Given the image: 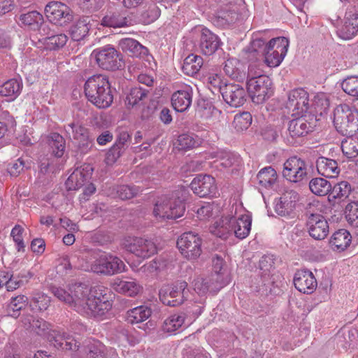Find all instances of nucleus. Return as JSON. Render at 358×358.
Segmentation results:
<instances>
[{
    "instance_id": "nucleus-38",
    "label": "nucleus",
    "mask_w": 358,
    "mask_h": 358,
    "mask_svg": "<svg viewBox=\"0 0 358 358\" xmlns=\"http://www.w3.org/2000/svg\"><path fill=\"white\" fill-rule=\"evenodd\" d=\"M352 236L348 231L342 229L336 231L330 239V244L335 250H344L351 243Z\"/></svg>"
},
{
    "instance_id": "nucleus-46",
    "label": "nucleus",
    "mask_w": 358,
    "mask_h": 358,
    "mask_svg": "<svg viewBox=\"0 0 358 358\" xmlns=\"http://www.w3.org/2000/svg\"><path fill=\"white\" fill-rule=\"evenodd\" d=\"M257 178L261 186L271 187L276 182L277 173L271 166H267L259 171Z\"/></svg>"
},
{
    "instance_id": "nucleus-3",
    "label": "nucleus",
    "mask_w": 358,
    "mask_h": 358,
    "mask_svg": "<svg viewBox=\"0 0 358 358\" xmlns=\"http://www.w3.org/2000/svg\"><path fill=\"white\" fill-rule=\"evenodd\" d=\"M84 90L87 99L99 108H108L113 103L110 84L106 76L99 74L89 78L85 83Z\"/></svg>"
},
{
    "instance_id": "nucleus-30",
    "label": "nucleus",
    "mask_w": 358,
    "mask_h": 358,
    "mask_svg": "<svg viewBox=\"0 0 358 358\" xmlns=\"http://www.w3.org/2000/svg\"><path fill=\"white\" fill-rule=\"evenodd\" d=\"M244 65L236 58H229L224 62V71L231 79L242 82L246 78Z\"/></svg>"
},
{
    "instance_id": "nucleus-53",
    "label": "nucleus",
    "mask_w": 358,
    "mask_h": 358,
    "mask_svg": "<svg viewBox=\"0 0 358 358\" xmlns=\"http://www.w3.org/2000/svg\"><path fill=\"white\" fill-rule=\"evenodd\" d=\"M143 67L142 64L135 62L129 66V71L132 73L134 76H137L138 81L146 86L150 87L154 83L153 77L147 73H140V70Z\"/></svg>"
},
{
    "instance_id": "nucleus-57",
    "label": "nucleus",
    "mask_w": 358,
    "mask_h": 358,
    "mask_svg": "<svg viewBox=\"0 0 358 358\" xmlns=\"http://www.w3.org/2000/svg\"><path fill=\"white\" fill-rule=\"evenodd\" d=\"M343 90L352 96H358V76H350L341 83Z\"/></svg>"
},
{
    "instance_id": "nucleus-1",
    "label": "nucleus",
    "mask_w": 358,
    "mask_h": 358,
    "mask_svg": "<svg viewBox=\"0 0 358 358\" xmlns=\"http://www.w3.org/2000/svg\"><path fill=\"white\" fill-rule=\"evenodd\" d=\"M52 294L82 315L87 317H101L112 306L106 294L97 295L96 288L91 289L84 283H76L66 289L52 286Z\"/></svg>"
},
{
    "instance_id": "nucleus-21",
    "label": "nucleus",
    "mask_w": 358,
    "mask_h": 358,
    "mask_svg": "<svg viewBox=\"0 0 358 358\" xmlns=\"http://www.w3.org/2000/svg\"><path fill=\"white\" fill-rule=\"evenodd\" d=\"M93 168L90 164H84L70 175L66 181L68 190H76L88 182L92 177Z\"/></svg>"
},
{
    "instance_id": "nucleus-24",
    "label": "nucleus",
    "mask_w": 358,
    "mask_h": 358,
    "mask_svg": "<svg viewBox=\"0 0 358 358\" xmlns=\"http://www.w3.org/2000/svg\"><path fill=\"white\" fill-rule=\"evenodd\" d=\"M199 36V48L205 55L214 54L222 44L218 36L206 28L201 29Z\"/></svg>"
},
{
    "instance_id": "nucleus-35",
    "label": "nucleus",
    "mask_w": 358,
    "mask_h": 358,
    "mask_svg": "<svg viewBox=\"0 0 358 358\" xmlns=\"http://www.w3.org/2000/svg\"><path fill=\"white\" fill-rule=\"evenodd\" d=\"M187 315L180 312L173 314L168 317L163 322L162 329L164 332L173 333L183 326Z\"/></svg>"
},
{
    "instance_id": "nucleus-19",
    "label": "nucleus",
    "mask_w": 358,
    "mask_h": 358,
    "mask_svg": "<svg viewBox=\"0 0 358 358\" xmlns=\"http://www.w3.org/2000/svg\"><path fill=\"white\" fill-rule=\"evenodd\" d=\"M306 226L309 235L315 240L324 239L329 231L327 220L317 213H312L308 217Z\"/></svg>"
},
{
    "instance_id": "nucleus-58",
    "label": "nucleus",
    "mask_w": 358,
    "mask_h": 358,
    "mask_svg": "<svg viewBox=\"0 0 358 358\" xmlns=\"http://www.w3.org/2000/svg\"><path fill=\"white\" fill-rule=\"evenodd\" d=\"M345 217L353 227L358 228V203L351 202L345 207Z\"/></svg>"
},
{
    "instance_id": "nucleus-56",
    "label": "nucleus",
    "mask_w": 358,
    "mask_h": 358,
    "mask_svg": "<svg viewBox=\"0 0 358 358\" xmlns=\"http://www.w3.org/2000/svg\"><path fill=\"white\" fill-rule=\"evenodd\" d=\"M68 41V36L64 34L52 35L45 38L44 43L50 50L59 49L64 47Z\"/></svg>"
},
{
    "instance_id": "nucleus-60",
    "label": "nucleus",
    "mask_w": 358,
    "mask_h": 358,
    "mask_svg": "<svg viewBox=\"0 0 358 358\" xmlns=\"http://www.w3.org/2000/svg\"><path fill=\"white\" fill-rule=\"evenodd\" d=\"M50 303V296L42 293H37L32 299L31 306L33 309L40 311L46 310Z\"/></svg>"
},
{
    "instance_id": "nucleus-9",
    "label": "nucleus",
    "mask_w": 358,
    "mask_h": 358,
    "mask_svg": "<svg viewBox=\"0 0 358 358\" xmlns=\"http://www.w3.org/2000/svg\"><path fill=\"white\" fill-rule=\"evenodd\" d=\"M94 56L99 66L107 71H116L122 67V58L117 50L111 45L95 49Z\"/></svg>"
},
{
    "instance_id": "nucleus-61",
    "label": "nucleus",
    "mask_w": 358,
    "mask_h": 358,
    "mask_svg": "<svg viewBox=\"0 0 358 358\" xmlns=\"http://www.w3.org/2000/svg\"><path fill=\"white\" fill-rule=\"evenodd\" d=\"M138 190L137 187L122 185L117 187L116 192L120 199L126 200L135 196Z\"/></svg>"
},
{
    "instance_id": "nucleus-13",
    "label": "nucleus",
    "mask_w": 358,
    "mask_h": 358,
    "mask_svg": "<svg viewBox=\"0 0 358 358\" xmlns=\"http://www.w3.org/2000/svg\"><path fill=\"white\" fill-rule=\"evenodd\" d=\"M308 175V165L306 161L296 156L287 159L283 165L282 176L291 182H300Z\"/></svg>"
},
{
    "instance_id": "nucleus-32",
    "label": "nucleus",
    "mask_w": 358,
    "mask_h": 358,
    "mask_svg": "<svg viewBox=\"0 0 358 358\" xmlns=\"http://www.w3.org/2000/svg\"><path fill=\"white\" fill-rule=\"evenodd\" d=\"M119 47L123 52L129 53L136 57H141L148 55V49L138 41L131 38H122L118 42Z\"/></svg>"
},
{
    "instance_id": "nucleus-51",
    "label": "nucleus",
    "mask_w": 358,
    "mask_h": 358,
    "mask_svg": "<svg viewBox=\"0 0 358 358\" xmlns=\"http://www.w3.org/2000/svg\"><path fill=\"white\" fill-rule=\"evenodd\" d=\"M351 185L347 181H341L331 187V194L333 198L338 199L341 201L347 199L351 192Z\"/></svg>"
},
{
    "instance_id": "nucleus-7",
    "label": "nucleus",
    "mask_w": 358,
    "mask_h": 358,
    "mask_svg": "<svg viewBox=\"0 0 358 358\" xmlns=\"http://www.w3.org/2000/svg\"><path fill=\"white\" fill-rule=\"evenodd\" d=\"M124 268V263L119 257L108 253L100 255L90 266L92 271L106 275L122 273Z\"/></svg>"
},
{
    "instance_id": "nucleus-34",
    "label": "nucleus",
    "mask_w": 358,
    "mask_h": 358,
    "mask_svg": "<svg viewBox=\"0 0 358 358\" xmlns=\"http://www.w3.org/2000/svg\"><path fill=\"white\" fill-rule=\"evenodd\" d=\"M90 22L89 17H83L71 27L69 33L73 41H80L87 36L90 29Z\"/></svg>"
},
{
    "instance_id": "nucleus-28",
    "label": "nucleus",
    "mask_w": 358,
    "mask_h": 358,
    "mask_svg": "<svg viewBox=\"0 0 358 358\" xmlns=\"http://www.w3.org/2000/svg\"><path fill=\"white\" fill-rule=\"evenodd\" d=\"M252 217L249 214L233 216V234L239 239L245 238L251 230Z\"/></svg>"
},
{
    "instance_id": "nucleus-50",
    "label": "nucleus",
    "mask_w": 358,
    "mask_h": 358,
    "mask_svg": "<svg viewBox=\"0 0 358 358\" xmlns=\"http://www.w3.org/2000/svg\"><path fill=\"white\" fill-rule=\"evenodd\" d=\"M20 20L22 24L31 27L34 29L39 28L43 22V15L36 10L21 15Z\"/></svg>"
},
{
    "instance_id": "nucleus-55",
    "label": "nucleus",
    "mask_w": 358,
    "mask_h": 358,
    "mask_svg": "<svg viewBox=\"0 0 358 358\" xmlns=\"http://www.w3.org/2000/svg\"><path fill=\"white\" fill-rule=\"evenodd\" d=\"M252 121L251 114L249 112H243L235 115L233 124L237 131H242L250 126Z\"/></svg>"
},
{
    "instance_id": "nucleus-12",
    "label": "nucleus",
    "mask_w": 358,
    "mask_h": 358,
    "mask_svg": "<svg viewBox=\"0 0 358 358\" xmlns=\"http://www.w3.org/2000/svg\"><path fill=\"white\" fill-rule=\"evenodd\" d=\"M269 50L264 54V62L269 67L278 66L285 57L289 40L285 37H277L269 41Z\"/></svg>"
},
{
    "instance_id": "nucleus-17",
    "label": "nucleus",
    "mask_w": 358,
    "mask_h": 358,
    "mask_svg": "<svg viewBox=\"0 0 358 358\" xmlns=\"http://www.w3.org/2000/svg\"><path fill=\"white\" fill-rule=\"evenodd\" d=\"M358 34V8L350 7L347 9L343 24L338 29L337 35L350 40Z\"/></svg>"
},
{
    "instance_id": "nucleus-26",
    "label": "nucleus",
    "mask_w": 358,
    "mask_h": 358,
    "mask_svg": "<svg viewBox=\"0 0 358 358\" xmlns=\"http://www.w3.org/2000/svg\"><path fill=\"white\" fill-rule=\"evenodd\" d=\"M192 285L194 289L200 295L205 294L208 292L216 294L222 287H224V282L212 278L210 275L208 278L197 277L193 282Z\"/></svg>"
},
{
    "instance_id": "nucleus-10",
    "label": "nucleus",
    "mask_w": 358,
    "mask_h": 358,
    "mask_svg": "<svg viewBox=\"0 0 358 358\" xmlns=\"http://www.w3.org/2000/svg\"><path fill=\"white\" fill-rule=\"evenodd\" d=\"M271 80L264 75L250 78L247 82L248 92L252 101L257 104L264 102L272 94Z\"/></svg>"
},
{
    "instance_id": "nucleus-2",
    "label": "nucleus",
    "mask_w": 358,
    "mask_h": 358,
    "mask_svg": "<svg viewBox=\"0 0 358 358\" xmlns=\"http://www.w3.org/2000/svg\"><path fill=\"white\" fill-rule=\"evenodd\" d=\"M188 191L183 187L172 192L171 196L159 198L155 205L153 215L158 220L176 219L183 215L184 202L187 199Z\"/></svg>"
},
{
    "instance_id": "nucleus-64",
    "label": "nucleus",
    "mask_w": 358,
    "mask_h": 358,
    "mask_svg": "<svg viewBox=\"0 0 358 358\" xmlns=\"http://www.w3.org/2000/svg\"><path fill=\"white\" fill-rule=\"evenodd\" d=\"M184 358H210V355L203 348H192L188 347L184 350Z\"/></svg>"
},
{
    "instance_id": "nucleus-6",
    "label": "nucleus",
    "mask_w": 358,
    "mask_h": 358,
    "mask_svg": "<svg viewBox=\"0 0 358 358\" xmlns=\"http://www.w3.org/2000/svg\"><path fill=\"white\" fill-rule=\"evenodd\" d=\"M217 9L215 15V23L220 27L230 26L239 19V8L244 0H215Z\"/></svg>"
},
{
    "instance_id": "nucleus-47",
    "label": "nucleus",
    "mask_w": 358,
    "mask_h": 358,
    "mask_svg": "<svg viewBox=\"0 0 358 358\" xmlns=\"http://www.w3.org/2000/svg\"><path fill=\"white\" fill-rule=\"evenodd\" d=\"M343 153L349 159H352L358 155V137L348 136L341 143Z\"/></svg>"
},
{
    "instance_id": "nucleus-43",
    "label": "nucleus",
    "mask_w": 358,
    "mask_h": 358,
    "mask_svg": "<svg viewBox=\"0 0 358 358\" xmlns=\"http://www.w3.org/2000/svg\"><path fill=\"white\" fill-rule=\"evenodd\" d=\"M22 84L16 79H10L0 85V95L15 99L20 93Z\"/></svg>"
},
{
    "instance_id": "nucleus-14",
    "label": "nucleus",
    "mask_w": 358,
    "mask_h": 358,
    "mask_svg": "<svg viewBox=\"0 0 358 358\" xmlns=\"http://www.w3.org/2000/svg\"><path fill=\"white\" fill-rule=\"evenodd\" d=\"M201 238L193 232L182 234L177 241V245L182 255L188 259H196L201 254Z\"/></svg>"
},
{
    "instance_id": "nucleus-42",
    "label": "nucleus",
    "mask_w": 358,
    "mask_h": 358,
    "mask_svg": "<svg viewBox=\"0 0 358 358\" xmlns=\"http://www.w3.org/2000/svg\"><path fill=\"white\" fill-rule=\"evenodd\" d=\"M105 345L97 340H89L84 346V353L87 358H104L106 355Z\"/></svg>"
},
{
    "instance_id": "nucleus-31",
    "label": "nucleus",
    "mask_w": 358,
    "mask_h": 358,
    "mask_svg": "<svg viewBox=\"0 0 358 358\" xmlns=\"http://www.w3.org/2000/svg\"><path fill=\"white\" fill-rule=\"evenodd\" d=\"M233 215L222 217L210 227L212 234L217 237L226 239L233 234Z\"/></svg>"
},
{
    "instance_id": "nucleus-11",
    "label": "nucleus",
    "mask_w": 358,
    "mask_h": 358,
    "mask_svg": "<svg viewBox=\"0 0 358 358\" xmlns=\"http://www.w3.org/2000/svg\"><path fill=\"white\" fill-rule=\"evenodd\" d=\"M122 245L127 251L143 259L150 257L157 251L152 241L139 237H126L122 240Z\"/></svg>"
},
{
    "instance_id": "nucleus-16",
    "label": "nucleus",
    "mask_w": 358,
    "mask_h": 358,
    "mask_svg": "<svg viewBox=\"0 0 358 358\" xmlns=\"http://www.w3.org/2000/svg\"><path fill=\"white\" fill-rule=\"evenodd\" d=\"M286 107L292 116L302 115L309 108V94L303 88H296L289 92Z\"/></svg>"
},
{
    "instance_id": "nucleus-48",
    "label": "nucleus",
    "mask_w": 358,
    "mask_h": 358,
    "mask_svg": "<svg viewBox=\"0 0 358 358\" xmlns=\"http://www.w3.org/2000/svg\"><path fill=\"white\" fill-rule=\"evenodd\" d=\"M179 150H189L198 147L201 143V139L194 134H183L178 138Z\"/></svg>"
},
{
    "instance_id": "nucleus-25",
    "label": "nucleus",
    "mask_w": 358,
    "mask_h": 358,
    "mask_svg": "<svg viewBox=\"0 0 358 358\" xmlns=\"http://www.w3.org/2000/svg\"><path fill=\"white\" fill-rule=\"evenodd\" d=\"M299 199L298 193L292 189L285 191L275 200V211L281 216L289 215L295 208Z\"/></svg>"
},
{
    "instance_id": "nucleus-15",
    "label": "nucleus",
    "mask_w": 358,
    "mask_h": 358,
    "mask_svg": "<svg viewBox=\"0 0 358 358\" xmlns=\"http://www.w3.org/2000/svg\"><path fill=\"white\" fill-rule=\"evenodd\" d=\"M45 14L50 22L60 26L69 23L73 19L70 8L60 1L49 2L45 8Z\"/></svg>"
},
{
    "instance_id": "nucleus-18",
    "label": "nucleus",
    "mask_w": 358,
    "mask_h": 358,
    "mask_svg": "<svg viewBox=\"0 0 358 358\" xmlns=\"http://www.w3.org/2000/svg\"><path fill=\"white\" fill-rule=\"evenodd\" d=\"M297 118L289 122L287 131L289 136L293 138L302 137L313 131L316 120L311 115H300Z\"/></svg>"
},
{
    "instance_id": "nucleus-27",
    "label": "nucleus",
    "mask_w": 358,
    "mask_h": 358,
    "mask_svg": "<svg viewBox=\"0 0 358 358\" xmlns=\"http://www.w3.org/2000/svg\"><path fill=\"white\" fill-rule=\"evenodd\" d=\"M192 99V89L189 86H185L172 94L171 104L176 111L184 112L190 106Z\"/></svg>"
},
{
    "instance_id": "nucleus-63",
    "label": "nucleus",
    "mask_w": 358,
    "mask_h": 358,
    "mask_svg": "<svg viewBox=\"0 0 358 358\" xmlns=\"http://www.w3.org/2000/svg\"><path fill=\"white\" fill-rule=\"evenodd\" d=\"M215 210H217V206L210 203H206L205 205L198 208L196 211L197 217L200 220H208L214 215Z\"/></svg>"
},
{
    "instance_id": "nucleus-20",
    "label": "nucleus",
    "mask_w": 358,
    "mask_h": 358,
    "mask_svg": "<svg viewBox=\"0 0 358 358\" xmlns=\"http://www.w3.org/2000/svg\"><path fill=\"white\" fill-rule=\"evenodd\" d=\"M221 94L225 102L233 107L241 106L245 101V91L238 84H224L221 88Z\"/></svg>"
},
{
    "instance_id": "nucleus-44",
    "label": "nucleus",
    "mask_w": 358,
    "mask_h": 358,
    "mask_svg": "<svg viewBox=\"0 0 358 358\" xmlns=\"http://www.w3.org/2000/svg\"><path fill=\"white\" fill-rule=\"evenodd\" d=\"M28 298L24 295H19L12 297L6 308V313L8 316L17 318L20 315V311L27 303Z\"/></svg>"
},
{
    "instance_id": "nucleus-49",
    "label": "nucleus",
    "mask_w": 358,
    "mask_h": 358,
    "mask_svg": "<svg viewBox=\"0 0 358 358\" xmlns=\"http://www.w3.org/2000/svg\"><path fill=\"white\" fill-rule=\"evenodd\" d=\"M148 90L142 87H135L131 89L127 96L126 104L128 108L134 107L143 101L148 96Z\"/></svg>"
},
{
    "instance_id": "nucleus-52",
    "label": "nucleus",
    "mask_w": 358,
    "mask_h": 358,
    "mask_svg": "<svg viewBox=\"0 0 358 358\" xmlns=\"http://www.w3.org/2000/svg\"><path fill=\"white\" fill-rule=\"evenodd\" d=\"M219 164L224 168H230L238 166L241 159L237 154L230 152H222L220 153L217 159Z\"/></svg>"
},
{
    "instance_id": "nucleus-4",
    "label": "nucleus",
    "mask_w": 358,
    "mask_h": 358,
    "mask_svg": "<svg viewBox=\"0 0 358 358\" xmlns=\"http://www.w3.org/2000/svg\"><path fill=\"white\" fill-rule=\"evenodd\" d=\"M31 330L36 334L45 337L57 349L76 351L79 348L78 342L71 336L61 334L51 329V325L43 319H33L30 323Z\"/></svg>"
},
{
    "instance_id": "nucleus-39",
    "label": "nucleus",
    "mask_w": 358,
    "mask_h": 358,
    "mask_svg": "<svg viewBox=\"0 0 358 358\" xmlns=\"http://www.w3.org/2000/svg\"><path fill=\"white\" fill-rule=\"evenodd\" d=\"M213 271L210 276L213 278L222 280L224 287L228 284V274L227 273L226 264L223 258L215 255L212 259Z\"/></svg>"
},
{
    "instance_id": "nucleus-62",
    "label": "nucleus",
    "mask_w": 358,
    "mask_h": 358,
    "mask_svg": "<svg viewBox=\"0 0 358 358\" xmlns=\"http://www.w3.org/2000/svg\"><path fill=\"white\" fill-rule=\"evenodd\" d=\"M23 231L24 229L21 226L15 225L10 233V235L17 245V250L18 252L24 251L25 245L22 238Z\"/></svg>"
},
{
    "instance_id": "nucleus-37",
    "label": "nucleus",
    "mask_w": 358,
    "mask_h": 358,
    "mask_svg": "<svg viewBox=\"0 0 358 358\" xmlns=\"http://www.w3.org/2000/svg\"><path fill=\"white\" fill-rule=\"evenodd\" d=\"M203 63V58L194 54L189 55L183 61L182 70L189 76H194L201 69Z\"/></svg>"
},
{
    "instance_id": "nucleus-45",
    "label": "nucleus",
    "mask_w": 358,
    "mask_h": 358,
    "mask_svg": "<svg viewBox=\"0 0 358 358\" xmlns=\"http://www.w3.org/2000/svg\"><path fill=\"white\" fill-rule=\"evenodd\" d=\"M309 188L314 194L322 196L330 192L331 190V185L324 178H315L310 180Z\"/></svg>"
},
{
    "instance_id": "nucleus-8",
    "label": "nucleus",
    "mask_w": 358,
    "mask_h": 358,
    "mask_svg": "<svg viewBox=\"0 0 358 358\" xmlns=\"http://www.w3.org/2000/svg\"><path fill=\"white\" fill-rule=\"evenodd\" d=\"M187 283L185 281H177L171 285L164 286L159 290V299L163 304L170 307L180 306L186 299L185 289Z\"/></svg>"
},
{
    "instance_id": "nucleus-59",
    "label": "nucleus",
    "mask_w": 358,
    "mask_h": 358,
    "mask_svg": "<svg viewBox=\"0 0 358 358\" xmlns=\"http://www.w3.org/2000/svg\"><path fill=\"white\" fill-rule=\"evenodd\" d=\"M313 106L316 113L322 115L325 113L329 106V101L324 93H320L315 96Z\"/></svg>"
},
{
    "instance_id": "nucleus-23",
    "label": "nucleus",
    "mask_w": 358,
    "mask_h": 358,
    "mask_svg": "<svg viewBox=\"0 0 358 358\" xmlns=\"http://www.w3.org/2000/svg\"><path fill=\"white\" fill-rule=\"evenodd\" d=\"M294 287L297 290L303 294L313 293L317 286V280L313 273L308 270H298L293 279Z\"/></svg>"
},
{
    "instance_id": "nucleus-41",
    "label": "nucleus",
    "mask_w": 358,
    "mask_h": 358,
    "mask_svg": "<svg viewBox=\"0 0 358 358\" xmlns=\"http://www.w3.org/2000/svg\"><path fill=\"white\" fill-rule=\"evenodd\" d=\"M101 24L108 27H124L129 25V20L126 16L120 12H110L101 20Z\"/></svg>"
},
{
    "instance_id": "nucleus-33",
    "label": "nucleus",
    "mask_w": 358,
    "mask_h": 358,
    "mask_svg": "<svg viewBox=\"0 0 358 358\" xmlns=\"http://www.w3.org/2000/svg\"><path fill=\"white\" fill-rule=\"evenodd\" d=\"M64 129L69 138L79 141L83 142V145L88 147L92 144V141H89V136L87 129L78 123L71 122L64 126Z\"/></svg>"
},
{
    "instance_id": "nucleus-54",
    "label": "nucleus",
    "mask_w": 358,
    "mask_h": 358,
    "mask_svg": "<svg viewBox=\"0 0 358 358\" xmlns=\"http://www.w3.org/2000/svg\"><path fill=\"white\" fill-rule=\"evenodd\" d=\"M50 138V144L52 150V153L57 157H62L66 148L64 138L58 133L52 134Z\"/></svg>"
},
{
    "instance_id": "nucleus-29",
    "label": "nucleus",
    "mask_w": 358,
    "mask_h": 358,
    "mask_svg": "<svg viewBox=\"0 0 358 358\" xmlns=\"http://www.w3.org/2000/svg\"><path fill=\"white\" fill-rule=\"evenodd\" d=\"M316 168L318 173L326 178H336L340 173L337 162L324 157L317 159Z\"/></svg>"
},
{
    "instance_id": "nucleus-36",
    "label": "nucleus",
    "mask_w": 358,
    "mask_h": 358,
    "mask_svg": "<svg viewBox=\"0 0 358 358\" xmlns=\"http://www.w3.org/2000/svg\"><path fill=\"white\" fill-rule=\"evenodd\" d=\"M152 314L150 308L145 306H139L130 309L127 313V320L131 324L141 323L148 320Z\"/></svg>"
},
{
    "instance_id": "nucleus-22",
    "label": "nucleus",
    "mask_w": 358,
    "mask_h": 358,
    "mask_svg": "<svg viewBox=\"0 0 358 358\" xmlns=\"http://www.w3.org/2000/svg\"><path fill=\"white\" fill-rule=\"evenodd\" d=\"M190 187L200 197L214 195L217 189L215 178L209 175H199L192 180Z\"/></svg>"
},
{
    "instance_id": "nucleus-40",
    "label": "nucleus",
    "mask_w": 358,
    "mask_h": 358,
    "mask_svg": "<svg viewBox=\"0 0 358 358\" xmlns=\"http://www.w3.org/2000/svg\"><path fill=\"white\" fill-rule=\"evenodd\" d=\"M113 287L117 292L129 296H136L141 290V286L135 280L117 279L113 283Z\"/></svg>"
},
{
    "instance_id": "nucleus-5",
    "label": "nucleus",
    "mask_w": 358,
    "mask_h": 358,
    "mask_svg": "<svg viewBox=\"0 0 358 358\" xmlns=\"http://www.w3.org/2000/svg\"><path fill=\"white\" fill-rule=\"evenodd\" d=\"M334 124L343 135H355L358 132V112L346 103L340 104L334 111Z\"/></svg>"
}]
</instances>
